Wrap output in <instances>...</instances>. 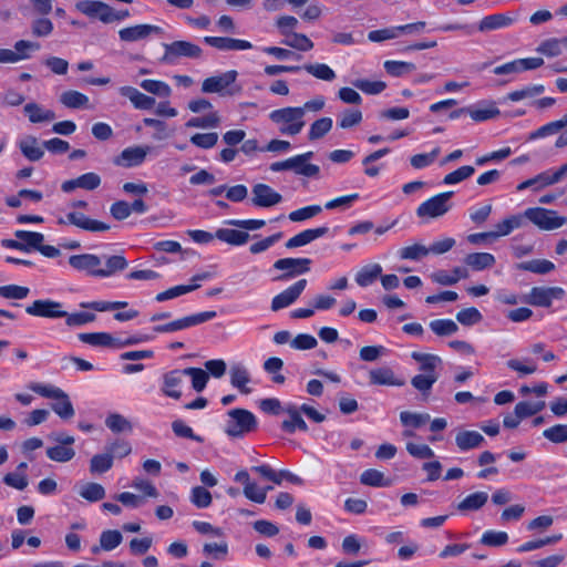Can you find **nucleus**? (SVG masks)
<instances>
[{"instance_id": "5701e85b", "label": "nucleus", "mask_w": 567, "mask_h": 567, "mask_svg": "<svg viewBox=\"0 0 567 567\" xmlns=\"http://www.w3.org/2000/svg\"><path fill=\"white\" fill-rule=\"evenodd\" d=\"M204 42L220 51H244L252 48L249 41L224 37H205Z\"/></svg>"}, {"instance_id": "a211bd4d", "label": "nucleus", "mask_w": 567, "mask_h": 567, "mask_svg": "<svg viewBox=\"0 0 567 567\" xmlns=\"http://www.w3.org/2000/svg\"><path fill=\"white\" fill-rule=\"evenodd\" d=\"M369 383L372 385L403 386L404 380L399 378L392 368L383 365L369 371Z\"/></svg>"}, {"instance_id": "c03bdc74", "label": "nucleus", "mask_w": 567, "mask_h": 567, "mask_svg": "<svg viewBox=\"0 0 567 567\" xmlns=\"http://www.w3.org/2000/svg\"><path fill=\"white\" fill-rule=\"evenodd\" d=\"M60 102L69 109L87 107L89 97L74 90L65 91L60 95Z\"/></svg>"}, {"instance_id": "f03ea898", "label": "nucleus", "mask_w": 567, "mask_h": 567, "mask_svg": "<svg viewBox=\"0 0 567 567\" xmlns=\"http://www.w3.org/2000/svg\"><path fill=\"white\" fill-rule=\"evenodd\" d=\"M269 118L278 126L281 134L289 136L299 134L306 125L302 111L298 106L274 110L269 113Z\"/></svg>"}, {"instance_id": "cd10ccee", "label": "nucleus", "mask_w": 567, "mask_h": 567, "mask_svg": "<svg viewBox=\"0 0 567 567\" xmlns=\"http://www.w3.org/2000/svg\"><path fill=\"white\" fill-rule=\"evenodd\" d=\"M516 21V18L509 13H496L484 17L478 24L481 32L507 28Z\"/></svg>"}, {"instance_id": "aec40b11", "label": "nucleus", "mask_w": 567, "mask_h": 567, "mask_svg": "<svg viewBox=\"0 0 567 567\" xmlns=\"http://www.w3.org/2000/svg\"><path fill=\"white\" fill-rule=\"evenodd\" d=\"M312 156V152H307L290 157V171H292L297 175H301L305 177H318L320 173V167L316 164L309 163Z\"/></svg>"}, {"instance_id": "dca6fc26", "label": "nucleus", "mask_w": 567, "mask_h": 567, "mask_svg": "<svg viewBox=\"0 0 567 567\" xmlns=\"http://www.w3.org/2000/svg\"><path fill=\"white\" fill-rule=\"evenodd\" d=\"M163 29L154 24H136L123 28L118 31L120 40L123 42H135L147 39L153 34H162Z\"/></svg>"}, {"instance_id": "49530a36", "label": "nucleus", "mask_w": 567, "mask_h": 567, "mask_svg": "<svg viewBox=\"0 0 567 567\" xmlns=\"http://www.w3.org/2000/svg\"><path fill=\"white\" fill-rule=\"evenodd\" d=\"M546 406L545 401H520L515 405L514 412L518 415V417L526 419L533 415H536L540 411H543Z\"/></svg>"}, {"instance_id": "c756f323", "label": "nucleus", "mask_w": 567, "mask_h": 567, "mask_svg": "<svg viewBox=\"0 0 567 567\" xmlns=\"http://www.w3.org/2000/svg\"><path fill=\"white\" fill-rule=\"evenodd\" d=\"M484 442V436L477 431H460L455 436V444L463 452L480 447Z\"/></svg>"}, {"instance_id": "4d7b16f0", "label": "nucleus", "mask_w": 567, "mask_h": 567, "mask_svg": "<svg viewBox=\"0 0 567 567\" xmlns=\"http://www.w3.org/2000/svg\"><path fill=\"white\" fill-rule=\"evenodd\" d=\"M79 494L89 502H97L105 497V488L99 483H86L81 486Z\"/></svg>"}, {"instance_id": "f3484780", "label": "nucleus", "mask_w": 567, "mask_h": 567, "mask_svg": "<svg viewBox=\"0 0 567 567\" xmlns=\"http://www.w3.org/2000/svg\"><path fill=\"white\" fill-rule=\"evenodd\" d=\"M150 151V146L126 147L114 158V164L126 168L140 166L144 163Z\"/></svg>"}, {"instance_id": "603ef678", "label": "nucleus", "mask_w": 567, "mask_h": 567, "mask_svg": "<svg viewBox=\"0 0 567 567\" xmlns=\"http://www.w3.org/2000/svg\"><path fill=\"white\" fill-rule=\"evenodd\" d=\"M185 378L192 379V386L196 392H202L208 382L209 375L200 368H186L184 369Z\"/></svg>"}, {"instance_id": "bf43d9fd", "label": "nucleus", "mask_w": 567, "mask_h": 567, "mask_svg": "<svg viewBox=\"0 0 567 567\" xmlns=\"http://www.w3.org/2000/svg\"><path fill=\"white\" fill-rule=\"evenodd\" d=\"M123 540L122 534L116 529L103 530L100 535V545L103 550L115 549Z\"/></svg>"}, {"instance_id": "ddd939ff", "label": "nucleus", "mask_w": 567, "mask_h": 567, "mask_svg": "<svg viewBox=\"0 0 567 567\" xmlns=\"http://www.w3.org/2000/svg\"><path fill=\"white\" fill-rule=\"evenodd\" d=\"M311 260L309 258H282L274 264V268L284 270L285 274L278 277L279 280H286L310 270Z\"/></svg>"}, {"instance_id": "c85d7f7f", "label": "nucleus", "mask_w": 567, "mask_h": 567, "mask_svg": "<svg viewBox=\"0 0 567 567\" xmlns=\"http://www.w3.org/2000/svg\"><path fill=\"white\" fill-rule=\"evenodd\" d=\"M18 146H19L21 153L23 154V156L31 162H38L44 155V151H43L42 146L40 145L38 138L32 135H28V136L21 138L18 142Z\"/></svg>"}, {"instance_id": "4468645a", "label": "nucleus", "mask_w": 567, "mask_h": 567, "mask_svg": "<svg viewBox=\"0 0 567 567\" xmlns=\"http://www.w3.org/2000/svg\"><path fill=\"white\" fill-rule=\"evenodd\" d=\"M251 203L256 207H272L282 202V196L267 184L258 183L251 188Z\"/></svg>"}, {"instance_id": "f8f14e48", "label": "nucleus", "mask_w": 567, "mask_h": 567, "mask_svg": "<svg viewBox=\"0 0 567 567\" xmlns=\"http://www.w3.org/2000/svg\"><path fill=\"white\" fill-rule=\"evenodd\" d=\"M59 225H73L78 228H81L86 231L99 233L106 231L110 229V225L92 219L79 212H70L66 214L65 218L61 217L58 219Z\"/></svg>"}, {"instance_id": "6e6552de", "label": "nucleus", "mask_w": 567, "mask_h": 567, "mask_svg": "<svg viewBox=\"0 0 567 567\" xmlns=\"http://www.w3.org/2000/svg\"><path fill=\"white\" fill-rule=\"evenodd\" d=\"M217 316L216 311H204L190 316H186L184 318H179L177 320L171 321L165 324H159L153 328V330L157 333H167L174 332L178 330H184L206 321L214 319Z\"/></svg>"}, {"instance_id": "b1692460", "label": "nucleus", "mask_w": 567, "mask_h": 567, "mask_svg": "<svg viewBox=\"0 0 567 567\" xmlns=\"http://www.w3.org/2000/svg\"><path fill=\"white\" fill-rule=\"evenodd\" d=\"M285 413L288 415L287 420L281 423V429L287 433H295L297 430L307 432L308 425L301 416V410L295 404L285 405Z\"/></svg>"}, {"instance_id": "0e129e2a", "label": "nucleus", "mask_w": 567, "mask_h": 567, "mask_svg": "<svg viewBox=\"0 0 567 567\" xmlns=\"http://www.w3.org/2000/svg\"><path fill=\"white\" fill-rule=\"evenodd\" d=\"M441 148L435 147L430 153L415 154L410 158V163L413 168L422 169L434 163L436 157L440 155Z\"/></svg>"}, {"instance_id": "9b49d317", "label": "nucleus", "mask_w": 567, "mask_h": 567, "mask_svg": "<svg viewBox=\"0 0 567 567\" xmlns=\"http://www.w3.org/2000/svg\"><path fill=\"white\" fill-rule=\"evenodd\" d=\"M25 312L33 317L63 318L68 312L62 309V303L51 299H39L27 306Z\"/></svg>"}, {"instance_id": "7c9ffc66", "label": "nucleus", "mask_w": 567, "mask_h": 567, "mask_svg": "<svg viewBox=\"0 0 567 567\" xmlns=\"http://www.w3.org/2000/svg\"><path fill=\"white\" fill-rule=\"evenodd\" d=\"M523 225L524 216H522V214L511 215L501 223L496 224L495 229L493 231H489V235H492V239L507 236L514 229L520 228Z\"/></svg>"}, {"instance_id": "09e8293b", "label": "nucleus", "mask_w": 567, "mask_h": 567, "mask_svg": "<svg viewBox=\"0 0 567 567\" xmlns=\"http://www.w3.org/2000/svg\"><path fill=\"white\" fill-rule=\"evenodd\" d=\"M140 85L146 92L159 97H168L172 94L171 86L159 80H143Z\"/></svg>"}, {"instance_id": "393cba45", "label": "nucleus", "mask_w": 567, "mask_h": 567, "mask_svg": "<svg viewBox=\"0 0 567 567\" xmlns=\"http://www.w3.org/2000/svg\"><path fill=\"white\" fill-rule=\"evenodd\" d=\"M230 384L243 394H249L251 389L248 388L250 382V373L241 363H234L229 370Z\"/></svg>"}, {"instance_id": "9d476101", "label": "nucleus", "mask_w": 567, "mask_h": 567, "mask_svg": "<svg viewBox=\"0 0 567 567\" xmlns=\"http://www.w3.org/2000/svg\"><path fill=\"white\" fill-rule=\"evenodd\" d=\"M40 44L28 40H19L14 43V50L0 48V63L14 64L30 58L31 51H38Z\"/></svg>"}, {"instance_id": "a18cd8bd", "label": "nucleus", "mask_w": 567, "mask_h": 567, "mask_svg": "<svg viewBox=\"0 0 567 567\" xmlns=\"http://www.w3.org/2000/svg\"><path fill=\"white\" fill-rule=\"evenodd\" d=\"M544 91H545V86L543 84L527 85L520 90L509 92L505 96V100H509L512 102H517V101H522L525 99H532L537 95H540L542 93H544Z\"/></svg>"}, {"instance_id": "423d86ee", "label": "nucleus", "mask_w": 567, "mask_h": 567, "mask_svg": "<svg viewBox=\"0 0 567 567\" xmlns=\"http://www.w3.org/2000/svg\"><path fill=\"white\" fill-rule=\"evenodd\" d=\"M453 192L437 194L423 202L416 208V215L424 219H435L444 216L452 208L451 197Z\"/></svg>"}, {"instance_id": "e433bc0d", "label": "nucleus", "mask_w": 567, "mask_h": 567, "mask_svg": "<svg viewBox=\"0 0 567 567\" xmlns=\"http://www.w3.org/2000/svg\"><path fill=\"white\" fill-rule=\"evenodd\" d=\"M430 255L429 247L423 244L414 243L399 249L398 256L402 260L417 261Z\"/></svg>"}, {"instance_id": "39448f33", "label": "nucleus", "mask_w": 567, "mask_h": 567, "mask_svg": "<svg viewBox=\"0 0 567 567\" xmlns=\"http://www.w3.org/2000/svg\"><path fill=\"white\" fill-rule=\"evenodd\" d=\"M257 427L256 416L245 409H233L228 412L225 432L233 437H239Z\"/></svg>"}, {"instance_id": "2f4dec72", "label": "nucleus", "mask_w": 567, "mask_h": 567, "mask_svg": "<svg viewBox=\"0 0 567 567\" xmlns=\"http://www.w3.org/2000/svg\"><path fill=\"white\" fill-rule=\"evenodd\" d=\"M215 236L217 239L231 246H243L250 237L247 231L231 228H219L215 233Z\"/></svg>"}, {"instance_id": "338daca9", "label": "nucleus", "mask_w": 567, "mask_h": 567, "mask_svg": "<svg viewBox=\"0 0 567 567\" xmlns=\"http://www.w3.org/2000/svg\"><path fill=\"white\" fill-rule=\"evenodd\" d=\"M384 69L392 76H403L413 72L415 70V65L411 62L389 60L384 62Z\"/></svg>"}, {"instance_id": "5fc2aeb1", "label": "nucleus", "mask_w": 567, "mask_h": 567, "mask_svg": "<svg viewBox=\"0 0 567 567\" xmlns=\"http://www.w3.org/2000/svg\"><path fill=\"white\" fill-rule=\"evenodd\" d=\"M332 118L330 117H321L316 120L309 128L308 138L310 141H316L323 137L332 128Z\"/></svg>"}, {"instance_id": "58836bf2", "label": "nucleus", "mask_w": 567, "mask_h": 567, "mask_svg": "<svg viewBox=\"0 0 567 567\" xmlns=\"http://www.w3.org/2000/svg\"><path fill=\"white\" fill-rule=\"evenodd\" d=\"M301 69L318 80L332 82L337 78L336 72L326 63H308Z\"/></svg>"}, {"instance_id": "6e6d98bb", "label": "nucleus", "mask_w": 567, "mask_h": 567, "mask_svg": "<svg viewBox=\"0 0 567 567\" xmlns=\"http://www.w3.org/2000/svg\"><path fill=\"white\" fill-rule=\"evenodd\" d=\"M47 456L51 461L65 463L75 456V451L70 446L55 445L47 449Z\"/></svg>"}, {"instance_id": "8fccbe9b", "label": "nucleus", "mask_w": 567, "mask_h": 567, "mask_svg": "<svg viewBox=\"0 0 567 567\" xmlns=\"http://www.w3.org/2000/svg\"><path fill=\"white\" fill-rule=\"evenodd\" d=\"M430 329L439 337H447L458 331V326L451 319H436L430 322Z\"/></svg>"}, {"instance_id": "72a5a7b5", "label": "nucleus", "mask_w": 567, "mask_h": 567, "mask_svg": "<svg viewBox=\"0 0 567 567\" xmlns=\"http://www.w3.org/2000/svg\"><path fill=\"white\" fill-rule=\"evenodd\" d=\"M488 501L486 492H475L467 495L457 504V511L462 513L474 512L481 509Z\"/></svg>"}, {"instance_id": "2eb2a0df", "label": "nucleus", "mask_w": 567, "mask_h": 567, "mask_svg": "<svg viewBox=\"0 0 567 567\" xmlns=\"http://www.w3.org/2000/svg\"><path fill=\"white\" fill-rule=\"evenodd\" d=\"M307 287V280L300 279L295 282L292 286L288 287L282 292L275 296L271 300V310L279 311L284 308L292 305L303 292Z\"/></svg>"}, {"instance_id": "37998d69", "label": "nucleus", "mask_w": 567, "mask_h": 567, "mask_svg": "<svg viewBox=\"0 0 567 567\" xmlns=\"http://www.w3.org/2000/svg\"><path fill=\"white\" fill-rule=\"evenodd\" d=\"M79 339L90 346L116 347L115 339L106 332L80 333Z\"/></svg>"}, {"instance_id": "3c124183", "label": "nucleus", "mask_w": 567, "mask_h": 567, "mask_svg": "<svg viewBox=\"0 0 567 567\" xmlns=\"http://www.w3.org/2000/svg\"><path fill=\"white\" fill-rule=\"evenodd\" d=\"M437 379V373H420L411 379V384L421 393L427 394Z\"/></svg>"}, {"instance_id": "4c0bfd02", "label": "nucleus", "mask_w": 567, "mask_h": 567, "mask_svg": "<svg viewBox=\"0 0 567 567\" xmlns=\"http://www.w3.org/2000/svg\"><path fill=\"white\" fill-rule=\"evenodd\" d=\"M382 274L380 264H370L362 267L355 275V282L360 287L370 286Z\"/></svg>"}, {"instance_id": "1a4fd4ad", "label": "nucleus", "mask_w": 567, "mask_h": 567, "mask_svg": "<svg viewBox=\"0 0 567 567\" xmlns=\"http://www.w3.org/2000/svg\"><path fill=\"white\" fill-rule=\"evenodd\" d=\"M564 296L565 291L560 287H533L523 301L535 307L548 308L554 299H561Z\"/></svg>"}, {"instance_id": "e2e57ef3", "label": "nucleus", "mask_w": 567, "mask_h": 567, "mask_svg": "<svg viewBox=\"0 0 567 567\" xmlns=\"http://www.w3.org/2000/svg\"><path fill=\"white\" fill-rule=\"evenodd\" d=\"M220 124L217 112H212L203 117H193L186 122V127L215 128Z\"/></svg>"}, {"instance_id": "a878e982", "label": "nucleus", "mask_w": 567, "mask_h": 567, "mask_svg": "<svg viewBox=\"0 0 567 567\" xmlns=\"http://www.w3.org/2000/svg\"><path fill=\"white\" fill-rule=\"evenodd\" d=\"M118 92L122 96L127 97L133 106L137 110H151L156 101L133 86H121Z\"/></svg>"}, {"instance_id": "13d9d810", "label": "nucleus", "mask_w": 567, "mask_h": 567, "mask_svg": "<svg viewBox=\"0 0 567 567\" xmlns=\"http://www.w3.org/2000/svg\"><path fill=\"white\" fill-rule=\"evenodd\" d=\"M113 466V458L107 452L94 455L90 461V472L92 474H102Z\"/></svg>"}, {"instance_id": "412c9836", "label": "nucleus", "mask_w": 567, "mask_h": 567, "mask_svg": "<svg viewBox=\"0 0 567 567\" xmlns=\"http://www.w3.org/2000/svg\"><path fill=\"white\" fill-rule=\"evenodd\" d=\"M72 268L79 271H86L91 276L97 277V271L102 264L101 258L93 254L72 255L69 258Z\"/></svg>"}, {"instance_id": "bb28decb", "label": "nucleus", "mask_w": 567, "mask_h": 567, "mask_svg": "<svg viewBox=\"0 0 567 567\" xmlns=\"http://www.w3.org/2000/svg\"><path fill=\"white\" fill-rule=\"evenodd\" d=\"M328 231H329V228L326 226L306 229V230L295 235L290 239H288L286 243V247L288 249H292V248L306 246V245L310 244L311 241H313L320 237H323L324 235L328 234Z\"/></svg>"}, {"instance_id": "de8ad7c7", "label": "nucleus", "mask_w": 567, "mask_h": 567, "mask_svg": "<svg viewBox=\"0 0 567 567\" xmlns=\"http://www.w3.org/2000/svg\"><path fill=\"white\" fill-rule=\"evenodd\" d=\"M197 288H199L198 284L175 286V287L168 288L165 291L157 293L155 297V300L158 302H163V301L186 295L188 292H192V291L196 290Z\"/></svg>"}, {"instance_id": "473e14b6", "label": "nucleus", "mask_w": 567, "mask_h": 567, "mask_svg": "<svg viewBox=\"0 0 567 567\" xmlns=\"http://www.w3.org/2000/svg\"><path fill=\"white\" fill-rule=\"evenodd\" d=\"M411 358L419 363L421 373H436L435 369L442 364V359L436 354L414 351Z\"/></svg>"}, {"instance_id": "ea45409f", "label": "nucleus", "mask_w": 567, "mask_h": 567, "mask_svg": "<svg viewBox=\"0 0 567 567\" xmlns=\"http://www.w3.org/2000/svg\"><path fill=\"white\" fill-rule=\"evenodd\" d=\"M14 236L20 239L22 247H24L22 249L24 252H29L31 249L38 250L40 244L44 240V236L41 233L35 231L17 230Z\"/></svg>"}, {"instance_id": "79ce46f5", "label": "nucleus", "mask_w": 567, "mask_h": 567, "mask_svg": "<svg viewBox=\"0 0 567 567\" xmlns=\"http://www.w3.org/2000/svg\"><path fill=\"white\" fill-rule=\"evenodd\" d=\"M127 267V261L122 255L109 256L105 258V268L97 271V277L105 278Z\"/></svg>"}, {"instance_id": "6ab92c4d", "label": "nucleus", "mask_w": 567, "mask_h": 567, "mask_svg": "<svg viewBox=\"0 0 567 567\" xmlns=\"http://www.w3.org/2000/svg\"><path fill=\"white\" fill-rule=\"evenodd\" d=\"M185 373L183 370H172L163 375L162 392L172 399L178 400L182 396V386Z\"/></svg>"}, {"instance_id": "69168bd1", "label": "nucleus", "mask_w": 567, "mask_h": 567, "mask_svg": "<svg viewBox=\"0 0 567 567\" xmlns=\"http://www.w3.org/2000/svg\"><path fill=\"white\" fill-rule=\"evenodd\" d=\"M190 502L197 508H207L213 502V497L209 491L203 486H195L190 491Z\"/></svg>"}, {"instance_id": "20e7f679", "label": "nucleus", "mask_w": 567, "mask_h": 567, "mask_svg": "<svg viewBox=\"0 0 567 567\" xmlns=\"http://www.w3.org/2000/svg\"><path fill=\"white\" fill-rule=\"evenodd\" d=\"M237 76L238 72L236 70L209 76L203 81L202 92L206 94L235 95L241 90L239 86L234 85Z\"/></svg>"}, {"instance_id": "4be33fe9", "label": "nucleus", "mask_w": 567, "mask_h": 567, "mask_svg": "<svg viewBox=\"0 0 567 567\" xmlns=\"http://www.w3.org/2000/svg\"><path fill=\"white\" fill-rule=\"evenodd\" d=\"M76 9L91 18H97L103 23H110L111 6L102 1L85 0L76 4Z\"/></svg>"}, {"instance_id": "f257e3e1", "label": "nucleus", "mask_w": 567, "mask_h": 567, "mask_svg": "<svg viewBox=\"0 0 567 567\" xmlns=\"http://www.w3.org/2000/svg\"><path fill=\"white\" fill-rule=\"evenodd\" d=\"M28 388L43 398L55 400L51 408L61 419L66 420L74 415L75 411L72 402L62 389L52 384L38 382L30 383Z\"/></svg>"}, {"instance_id": "864d4df0", "label": "nucleus", "mask_w": 567, "mask_h": 567, "mask_svg": "<svg viewBox=\"0 0 567 567\" xmlns=\"http://www.w3.org/2000/svg\"><path fill=\"white\" fill-rule=\"evenodd\" d=\"M105 425L113 433L131 432L133 429L131 422L120 413L109 414L105 419Z\"/></svg>"}, {"instance_id": "680f3d73", "label": "nucleus", "mask_w": 567, "mask_h": 567, "mask_svg": "<svg viewBox=\"0 0 567 567\" xmlns=\"http://www.w3.org/2000/svg\"><path fill=\"white\" fill-rule=\"evenodd\" d=\"M551 182L549 178V171H545L533 178L526 179L517 185V190L522 192L529 187H534L535 190H539L544 187L550 186Z\"/></svg>"}, {"instance_id": "0eeeda50", "label": "nucleus", "mask_w": 567, "mask_h": 567, "mask_svg": "<svg viewBox=\"0 0 567 567\" xmlns=\"http://www.w3.org/2000/svg\"><path fill=\"white\" fill-rule=\"evenodd\" d=\"M164 55L162 61L167 64H174L181 56L198 59L203 51L200 47L188 41H174L164 44Z\"/></svg>"}, {"instance_id": "052dcab7", "label": "nucleus", "mask_w": 567, "mask_h": 567, "mask_svg": "<svg viewBox=\"0 0 567 567\" xmlns=\"http://www.w3.org/2000/svg\"><path fill=\"white\" fill-rule=\"evenodd\" d=\"M363 115L360 110H344L338 115V125L343 128H351L362 122Z\"/></svg>"}, {"instance_id": "c9c22d12", "label": "nucleus", "mask_w": 567, "mask_h": 567, "mask_svg": "<svg viewBox=\"0 0 567 567\" xmlns=\"http://www.w3.org/2000/svg\"><path fill=\"white\" fill-rule=\"evenodd\" d=\"M464 262L473 270L481 271L493 267L495 257L489 252H473L465 257Z\"/></svg>"}, {"instance_id": "7ed1b4c3", "label": "nucleus", "mask_w": 567, "mask_h": 567, "mask_svg": "<svg viewBox=\"0 0 567 567\" xmlns=\"http://www.w3.org/2000/svg\"><path fill=\"white\" fill-rule=\"evenodd\" d=\"M524 220H529L542 230H555L567 225V217L559 216L556 210L544 207H529L522 214Z\"/></svg>"}, {"instance_id": "774afa93", "label": "nucleus", "mask_w": 567, "mask_h": 567, "mask_svg": "<svg viewBox=\"0 0 567 567\" xmlns=\"http://www.w3.org/2000/svg\"><path fill=\"white\" fill-rule=\"evenodd\" d=\"M543 435L545 439L553 443H565L567 442V425L557 424L551 427H548L543 432Z\"/></svg>"}, {"instance_id": "a19ab883", "label": "nucleus", "mask_w": 567, "mask_h": 567, "mask_svg": "<svg viewBox=\"0 0 567 567\" xmlns=\"http://www.w3.org/2000/svg\"><path fill=\"white\" fill-rule=\"evenodd\" d=\"M516 268L537 275H546L555 269V265L547 259H533L518 264Z\"/></svg>"}, {"instance_id": "f704fd0d", "label": "nucleus", "mask_w": 567, "mask_h": 567, "mask_svg": "<svg viewBox=\"0 0 567 567\" xmlns=\"http://www.w3.org/2000/svg\"><path fill=\"white\" fill-rule=\"evenodd\" d=\"M24 113L32 123L50 122L55 118V113L51 110L43 109L37 103H28L24 105Z\"/></svg>"}]
</instances>
